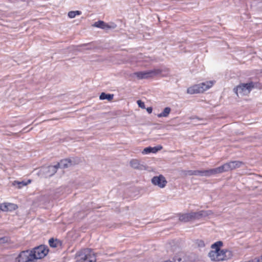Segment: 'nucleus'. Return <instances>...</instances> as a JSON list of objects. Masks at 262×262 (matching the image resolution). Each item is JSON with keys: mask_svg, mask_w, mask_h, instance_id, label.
<instances>
[{"mask_svg": "<svg viewBox=\"0 0 262 262\" xmlns=\"http://www.w3.org/2000/svg\"><path fill=\"white\" fill-rule=\"evenodd\" d=\"M223 243L221 241L216 242L211 245V250L208 253V256L212 261H220L227 260L232 256L231 251L227 249H221Z\"/></svg>", "mask_w": 262, "mask_h": 262, "instance_id": "obj_1", "label": "nucleus"}, {"mask_svg": "<svg viewBox=\"0 0 262 262\" xmlns=\"http://www.w3.org/2000/svg\"><path fill=\"white\" fill-rule=\"evenodd\" d=\"M214 83V81H208L200 84H194L187 89V93L191 95L203 93L211 88L213 85Z\"/></svg>", "mask_w": 262, "mask_h": 262, "instance_id": "obj_2", "label": "nucleus"}, {"mask_svg": "<svg viewBox=\"0 0 262 262\" xmlns=\"http://www.w3.org/2000/svg\"><path fill=\"white\" fill-rule=\"evenodd\" d=\"M208 214L206 211L202 210L196 212L180 214L179 217L180 221L188 222L196 219H200L202 216H207Z\"/></svg>", "mask_w": 262, "mask_h": 262, "instance_id": "obj_3", "label": "nucleus"}, {"mask_svg": "<svg viewBox=\"0 0 262 262\" xmlns=\"http://www.w3.org/2000/svg\"><path fill=\"white\" fill-rule=\"evenodd\" d=\"M15 262H35L31 250L21 251L15 259Z\"/></svg>", "mask_w": 262, "mask_h": 262, "instance_id": "obj_4", "label": "nucleus"}, {"mask_svg": "<svg viewBox=\"0 0 262 262\" xmlns=\"http://www.w3.org/2000/svg\"><path fill=\"white\" fill-rule=\"evenodd\" d=\"M80 262H96V256L94 252L90 249H85L81 251Z\"/></svg>", "mask_w": 262, "mask_h": 262, "instance_id": "obj_5", "label": "nucleus"}, {"mask_svg": "<svg viewBox=\"0 0 262 262\" xmlns=\"http://www.w3.org/2000/svg\"><path fill=\"white\" fill-rule=\"evenodd\" d=\"M33 258L36 259H41L45 257L49 252V249L45 245H40L31 250Z\"/></svg>", "mask_w": 262, "mask_h": 262, "instance_id": "obj_6", "label": "nucleus"}, {"mask_svg": "<svg viewBox=\"0 0 262 262\" xmlns=\"http://www.w3.org/2000/svg\"><path fill=\"white\" fill-rule=\"evenodd\" d=\"M162 71L160 69H154L148 71L136 72L135 74L139 79H147L158 75L163 76L162 75Z\"/></svg>", "mask_w": 262, "mask_h": 262, "instance_id": "obj_7", "label": "nucleus"}, {"mask_svg": "<svg viewBox=\"0 0 262 262\" xmlns=\"http://www.w3.org/2000/svg\"><path fill=\"white\" fill-rule=\"evenodd\" d=\"M254 87L253 82L248 83H241L236 88L235 93L237 95L240 94L241 95L249 94L252 89Z\"/></svg>", "mask_w": 262, "mask_h": 262, "instance_id": "obj_8", "label": "nucleus"}, {"mask_svg": "<svg viewBox=\"0 0 262 262\" xmlns=\"http://www.w3.org/2000/svg\"><path fill=\"white\" fill-rule=\"evenodd\" d=\"M243 164V163L241 161H233L226 163L223 165L224 171L226 172L239 168Z\"/></svg>", "mask_w": 262, "mask_h": 262, "instance_id": "obj_9", "label": "nucleus"}, {"mask_svg": "<svg viewBox=\"0 0 262 262\" xmlns=\"http://www.w3.org/2000/svg\"><path fill=\"white\" fill-rule=\"evenodd\" d=\"M151 182L154 185H157L160 188H164L167 184V181L162 175L153 177Z\"/></svg>", "mask_w": 262, "mask_h": 262, "instance_id": "obj_10", "label": "nucleus"}, {"mask_svg": "<svg viewBox=\"0 0 262 262\" xmlns=\"http://www.w3.org/2000/svg\"><path fill=\"white\" fill-rule=\"evenodd\" d=\"M73 165L72 161L70 159H65L61 160L60 162L58 163L56 165L54 166H51L50 168H52L54 169V171L55 172L56 171L57 169L59 167H61L62 168H67Z\"/></svg>", "mask_w": 262, "mask_h": 262, "instance_id": "obj_11", "label": "nucleus"}, {"mask_svg": "<svg viewBox=\"0 0 262 262\" xmlns=\"http://www.w3.org/2000/svg\"><path fill=\"white\" fill-rule=\"evenodd\" d=\"M18 208L16 204L11 203H4L0 204V211L7 212L15 210Z\"/></svg>", "mask_w": 262, "mask_h": 262, "instance_id": "obj_12", "label": "nucleus"}, {"mask_svg": "<svg viewBox=\"0 0 262 262\" xmlns=\"http://www.w3.org/2000/svg\"><path fill=\"white\" fill-rule=\"evenodd\" d=\"M224 172H225V171H224L223 165H222L221 166H219V167L207 170L206 173H207V177H209L211 175L215 174L217 173H222Z\"/></svg>", "mask_w": 262, "mask_h": 262, "instance_id": "obj_13", "label": "nucleus"}, {"mask_svg": "<svg viewBox=\"0 0 262 262\" xmlns=\"http://www.w3.org/2000/svg\"><path fill=\"white\" fill-rule=\"evenodd\" d=\"M162 148V146H158L156 147H148L145 148L142 151V154L144 155L148 154L149 153H156L158 151L160 150Z\"/></svg>", "mask_w": 262, "mask_h": 262, "instance_id": "obj_14", "label": "nucleus"}, {"mask_svg": "<svg viewBox=\"0 0 262 262\" xmlns=\"http://www.w3.org/2000/svg\"><path fill=\"white\" fill-rule=\"evenodd\" d=\"M49 244L52 248H57L61 246L62 242L57 238H51L49 241Z\"/></svg>", "mask_w": 262, "mask_h": 262, "instance_id": "obj_15", "label": "nucleus"}, {"mask_svg": "<svg viewBox=\"0 0 262 262\" xmlns=\"http://www.w3.org/2000/svg\"><path fill=\"white\" fill-rule=\"evenodd\" d=\"M94 26L96 27L101 28V29H110L111 27L103 21L99 20L95 23Z\"/></svg>", "mask_w": 262, "mask_h": 262, "instance_id": "obj_16", "label": "nucleus"}, {"mask_svg": "<svg viewBox=\"0 0 262 262\" xmlns=\"http://www.w3.org/2000/svg\"><path fill=\"white\" fill-rule=\"evenodd\" d=\"M31 180H28L27 181V182H24V181L19 182V181H14L13 182L12 185L13 186L17 185V188L20 189L23 186H26L28 184L31 183Z\"/></svg>", "mask_w": 262, "mask_h": 262, "instance_id": "obj_17", "label": "nucleus"}, {"mask_svg": "<svg viewBox=\"0 0 262 262\" xmlns=\"http://www.w3.org/2000/svg\"><path fill=\"white\" fill-rule=\"evenodd\" d=\"M207 170H190L188 171V173L189 175H200L205 176L207 177Z\"/></svg>", "mask_w": 262, "mask_h": 262, "instance_id": "obj_18", "label": "nucleus"}, {"mask_svg": "<svg viewBox=\"0 0 262 262\" xmlns=\"http://www.w3.org/2000/svg\"><path fill=\"white\" fill-rule=\"evenodd\" d=\"M114 98V94H105V93H102L100 96L99 99L100 100L107 99L108 101H111Z\"/></svg>", "mask_w": 262, "mask_h": 262, "instance_id": "obj_19", "label": "nucleus"}, {"mask_svg": "<svg viewBox=\"0 0 262 262\" xmlns=\"http://www.w3.org/2000/svg\"><path fill=\"white\" fill-rule=\"evenodd\" d=\"M130 165L132 167L135 169H141L142 166L139 163V161L136 159H133L130 162Z\"/></svg>", "mask_w": 262, "mask_h": 262, "instance_id": "obj_20", "label": "nucleus"}, {"mask_svg": "<svg viewBox=\"0 0 262 262\" xmlns=\"http://www.w3.org/2000/svg\"><path fill=\"white\" fill-rule=\"evenodd\" d=\"M170 111L171 109L170 107H166L164 109L163 111L161 113L158 115V117L159 118L167 117L169 114Z\"/></svg>", "mask_w": 262, "mask_h": 262, "instance_id": "obj_21", "label": "nucleus"}, {"mask_svg": "<svg viewBox=\"0 0 262 262\" xmlns=\"http://www.w3.org/2000/svg\"><path fill=\"white\" fill-rule=\"evenodd\" d=\"M81 14V12L80 11H72L68 13V16L70 18H74L76 15H79Z\"/></svg>", "mask_w": 262, "mask_h": 262, "instance_id": "obj_22", "label": "nucleus"}, {"mask_svg": "<svg viewBox=\"0 0 262 262\" xmlns=\"http://www.w3.org/2000/svg\"><path fill=\"white\" fill-rule=\"evenodd\" d=\"M184 257V254L182 253L176 254L173 257L174 262H181Z\"/></svg>", "mask_w": 262, "mask_h": 262, "instance_id": "obj_23", "label": "nucleus"}, {"mask_svg": "<svg viewBox=\"0 0 262 262\" xmlns=\"http://www.w3.org/2000/svg\"><path fill=\"white\" fill-rule=\"evenodd\" d=\"M195 244L199 247H203L205 246L204 242L202 239H197L195 241Z\"/></svg>", "mask_w": 262, "mask_h": 262, "instance_id": "obj_24", "label": "nucleus"}, {"mask_svg": "<svg viewBox=\"0 0 262 262\" xmlns=\"http://www.w3.org/2000/svg\"><path fill=\"white\" fill-rule=\"evenodd\" d=\"M137 104L138 105V106L141 107V108H145V104L141 100H139L137 101Z\"/></svg>", "mask_w": 262, "mask_h": 262, "instance_id": "obj_25", "label": "nucleus"}, {"mask_svg": "<svg viewBox=\"0 0 262 262\" xmlns=\"http://www.w3.org/2000/svg\"><path fill=\"white\" fill-rule=\"evenodd\" d=\"M8 242V238L6 237H3L0 238V244L2 243H5Z\"/></svg>", "mask_w": 262, "mask_h": 262, "instance_id": "obj_26", "label": "nucleus"}, {"mask_svg": "<svg viewBox=\"0 0 262 262\" xmlns=\"http://www.w3.org/2000/svg\"><path fill=\"white\" fill-rule=\"evenodd\" d=\"M146 110L149 114H150L152 111V108L151 107H149L146 108Z\"/></svg>", "mask_w": 262, "mask_h": 262, "instance_id": "obj_27", "label": "nucleus"}, {"mask_svg": "<svg viewBox=\"0 0 262 262\" xmlns=\"http://www.w3.org/2000/svg\"><path fill=\"white\" fill-rule=\"evenodd\" d=\"M256 262H262V255L260 256V257H259V258H258L256 261H255Z\"/></svg>", "mask_w": 262, "mask_h": 262, "instance_id": "obj_28", "label": "nucleus"}, {"mask_svg": "<svg viewBox=\"0 0 262 262\" xmlns=\"http://www.w3.org/2000/svg\"><path fill=\"white\" fill-rule=\"evenodd\" d=\"M16 134L15 133H11V134H8V135H16Z\"/></svg>", "mask_w": 262, "mask_h": 262, "instance_id": "obj_29", "label": "nucleus"}, {"mask_svg": "<svg viewBox=\"0 0 262 262\" xmlns=\"http://www.w3.org/2000/svg\"><path fill=\"white\" fill-rule=\"evenodd\" d=\"M182 262H184V261H183Z\"/></svg>", "mask_w": 262, "mask_h": 262, "instance_id": "obj_30", "label": "nucleus"}]
</instances>
